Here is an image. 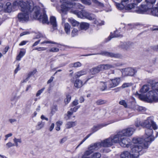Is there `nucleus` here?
Instances as JSON below:
<instances>
[{"label": "nucleus", "instance_id": "nucleus-1", "mask_svg": "<svg viewBox=\"0 0 158 158\" xmlns=\"http://www.w3.org/2000/svg\"><path fill=\"white\" fill-rule=\"evenodd\" d=\"M142 126L143 127L147 128L145 130L144 139L134 138L133 139L132 141L134 143L141 145L142 149H143L147 148L149 144L154 140V138L152 135L153 130L151 128L152 127L155 130L157 128V127L156 123L150 118L145 120Z\"/></svg>", "mask_w": 158, "mask_h": 158}, {"label": "nucleus", "instance_id": "nucleus-30", "mask_svg": "<svg viewBox=\"0 0 158 158\" xmlns=\"http://www.w3.org/2000/svg\"><path fill=\"white\" fill-rule=\"evenodd\" d=\"M149 89V88L148 85H144L140 89V92L142 93H144L148 91Z\"/></svg>", "mask_w": 158, "mask_h": 158}, {"label": "nucleus", "instance_id": "nucleus-41", "mask_svg": "<svg viewBox=\"0 0 158 158\" xmlns=\"http://www.w3.org/2000/svg\"><path fill=\"white\" fill-rule=\"evenodd\" d=\"M91 134H89L87 135L81 141L80 143L76 147V149L81 144H82L87 139H88L91 135Z\"/></svg>", "mask_w": 158, "mask_h": 158}, {"label": "nucleus", "instance_id": "nucleus-8", "mask_svg": "<svg viewBox=\"0 0 158 158\" xmlns=\"http://www.w3.org/2000/svg\"><path fill=\"white\" fill-rule=\"evenodd\" d=\"M97 54H101L102 55L105 56H110V57H114L117 58H120L122 57V56L121 55L119 54H114L111 52H102L100 53H93L92 54H89L87 55H84L85 56H88L97 55Z\"/></svg>", "mask_w": 158, "mask_h": 158}, {"label": "nucleus", "instance_id": "nucleus-20", "mask_svg": "<svg viewBox=\"0 0 158 158\" xmlns=\"http://www.w3.org/2000/svg\"><path fill=\"white\" fill-rule=\"evenodd\" d=\"M4 10L6 12H11L12 6L10 2H7L6 3L5 6L4 7Z\"/></svg>", "mask_w": 158, "mask_h": 158}, {"label": "nucleus", "instance_id": "nucleus-48", "mask_svg": "<svg viewBox=\"0 0 158 158\" xmlns=\"http://www.w3.org/2000/svg\"><path fill=\"white\" fill-rule=\"evenodd\" d=\"M105 103V102L104 100L101 99L98 100L96 102V103L98 105H102Z\"/></svg>", "mask_w": 158, "mask_h": 158}, {"label": "nucleus", "instance_id": "nucleus-19", "mask_svg": "<svg viewBox=\"0 0 158 158\" xmlns=\"http://www.w3.org/2000/svg\"><path fill=\"white\" fill-rule=\"evenodd\" d=\"M102 71L100 65L93 68L90 69V72L92 74H95Z\"/></svg>", "mask_w": 158, "mask_h": 158}, {"label": "nucleus", "instance_id": "nucleus-50", "mask_svg": "<svg viewBox=\"0 0 158 158\" xmlns=\"http://www.w3.org/2000/svg\"><path fill=\"white\" fill-rule=\"evenodd\" d=\"M71 98V96L68 95L67 96L66 98L65 99V102L67 104L70 101Z\"/></svg>", "mask_w": 158, "mask_h": 158}, {"label": "nucleus", "instance_id": "nucleus-26", "mask_svg": "<svg viewBox=\"0 0 158 158\" xmlns=\"http://www.w3.org/2000/svg\"><path fill=\"white\" fill-rule=\"evenodd\" d=\"M70 26L68 23H66L65 24L64 26V30L67 34H69L70 33Z\"/></svg>", "mask_w": 158, "mask_h": 158}, {"label": "nucleus", "instance_id": "nucleus-14", "mask_svg": "<svg viewBox=\"0 0 158 158\" xmlns=\"http://www.w3.org/2000/svg\"><path fill=\"white\" fill-rule=\"evenodd\" d=\"M123 137L120 131L118 132L116 135H111L110 138H111V141L113 143H119L121 137Z\"/></svg>", "mask_w": 158, "mask_h": 158}, {"label": "nucleus", "instance_id": "nucleus-38", "mask_svg": "<svg viewBox=\"0 0 158 158\" xmlns=\"http://www.w3.org/2000/svg\"><path fill=\"white\" fill-rule=\"evenodd\" d=\"M81 65V64L80 62H77L71 64V67L77 68L80 67Z\"/></svg>", "mask_w": 158, "mask_h": 158}, {"label": "nucleus", "instance_id": "nucleus-17", "mask_svg": "<svg viewBox=\"0 0 158 158\" xmlns=\"http://www.w3.org/2000/svg\"><path fill=\"white\" fill-rule=\"evenodd\" d=\"M107 125V124L104 123H102L98 124L97 125L94 126L91 129V131L92 133L90 134H91L92 135L93 133L95 132L102 127L106 126Z\"/></svg>", "mask_w": 158, "mask_h": 158}, {"label": "nucleus", "instance_id": "nucleus-52", "mask_svg": "<svg viewBox=\"0 0 158 158\" xmlns=\"http://www.w3.org/2000/svg\"><path fill=\"white\" fill-rule=\"evenodd\" d=\"M93 152V151L91 150L86 151L84 153L85 156H88L91 154Z\"/></svg>", "mask_w": 158, "mask_h": 158}, {"label": "nucleus", "instance_id": "nucleus-9", "mask_svg": "<svg viewBox=\"0 0 158 158\" xmlns=\"http://www.w3.org/2000/svg\"><path fill=\"white\" fill-rule=\"evenodd\" d=\"M135 130V129L134 128L129 127L123 129L121 131H120V132L123 137L124 136H130L133 134Z\"/></svg>", "mask_w": 158, "mask_h": 158}, {"label": "nucleus", "instance_id": "nucleus-51", "mask_svg": "<svg viewBox=\"0 0 158 158\" xmlns=\"http://www.w3.org/2000/svg\"><path fill=\"white\" fill-rule=\"evenodd\" d=\"M36 72V70L35 69L33 70V71L29 73L28 74V76L30 77L31 76H32L34 75L35 73Z\"/></svg>", "mask_w": 158, "mask_h": 158}, {"label": "nucleus", "instance_id": "nucleus-44", "mask_svg": "<svg viewBox=\"0 0 158 158\" xmlns=\"http://www.w3.org/2000/svg\"><path fill=\"white\" fill-rule=\"evenodd\" d=\"M120 36L119 35H116L115 36H112V35L111 34L108 37V38L106 39L105 40V41L106 42H107L108 41L110 40L111 39L114 37H118Z\"/></svg>", "mask_w": 158, "mask_h": 158}, {"label": "nucleus", "instance_id": "nucleus-13", "mask_svg": "<svg viewBox=\"0 0 158 158\" xmlns=\"http://www.w3.org/2000/svg\"><path fill=\"white\" fill-rule=\"evenodd\" d=\"M120 81V78L119 77H116L114 79L109 81V88L114 87L117 86L119 83Z\"/></svg>", "mask_w": 158, "mask_h": 158}, {"label": "nucleus", "instance_id": "nucleus-55", "mask_svg": "<svg viewBox=\"0 0 158 158\" xmlns=\"http://www.w3.org/2000/svg\"><path fill=\"white\" fill-rule=\"evenodd\" d=\"M14 146H15L14 144H13L10 142H9L6 144V146L8 147V148H9Z\"/></svg>", "mask_w": 158, "mask_h": 158}, {"label": "nucleus", "instance_id": "nucleus-46", "mask_svg": "<svg viewBox=\"0 0 158 158\" xmlns=\"http://www.w3.org/2000/svg\"><path fill=\"white\" fill-rule=\"evenodd\" d=\"M80 107V106H77L74 107L73 108H71L70 109V110L72 112H73V113L74 112H76L77 110Z\"/></svg>", "mask_w": 158, "mask_h": 158}, {"label": "nucleus", "instance_id": "nucleus-34", "mask_svg": "<svg viewBox=\"0 0 158 158\" xmlns=\"http://www.w3.org/2000/svg\"><path fill=\"white\" fill-rule=\"evenodd\" d=\"M19 98V96H17L16 93H13L11 98V101H16Z\"/></svg>", "mask_w": 158, "mask_h": 158}, {"label": "nucleus", "instance_id": "nucleus-6", "mask_svg": "<svg viewBox=\"0 0 158 158\" xmlns=\"http://www.w3.org/2000/svg\"><path fill=\"white\" fill-rule=\"evenodd\" d=\"M145 1L146 3V4L141 5L140 7L135 10V11L137 13H143L147 11L148 9L152 8L156 2V0H145Z\"/></svg>", "mask_w": 158, "mask_h": 158}, {"label": "nucleus", "instance_id": "nucleus-18", "mask_svg": "<svg viewBox=\"0 0 158 158\" xmlns=\"http://www.w3.org/2000/svg\"><path fill=\"white\" fill-rule=\"evenodd\" d=\"M102 146L100 143H97L92 144L89 147V150H91L92 151L97 150L99 148Z\"/></svg>", "mask_w": 158, "mask_h": 158}, {"label": "nucleus", "instance_id": "nucleus-2", "mask_svg": "<svg viewBox=\"0 0 158 158\" xmlns=\"http://www.w3.org/2000/svg\"><path fill=\"white\" fill-rule=\"evenodd\" d=\"M74 14L76 15L78 18H86L89 20H94V23L97 26H101L104 24V22L99 19H95V16L91 14H89L85 10H82L81 11L78 10H73L72 11Z\"/></svg>", "mask_w": 158, "mask_h": 158}, {"label": "nucleus", "instance_id": "nucleus-54", "mask_svg": "<svg viewBox=\"0 0 158 158\" xmlns=\"http://www.w3.org/2000/svg\"><path fill=\"white\" fill-rule=\"evenodd\" d=\"M33 98H31L27 102V104L28 105L31 106L33 103Z\"/></svg>", "mask_w": 158, "mask_h": 158}, {"label": "nucleus", "instance_id": "nucleus-45", "mask_svg": "<svg viewBox=\"0 0 158 158\" xmlns=\"http://www.w3.org/2000/svg\"><path fill=\"white\" fill-rule=\"evenodd\" d=\"M119 104L122 105H123L125 108L127 107V105L126 102L124 100H122L119 101Z\"/></svg>", "mask_w": 158, "mask_h": 158}, {"label": "nucleus", "instance_id": "nucleus-58", "mask_svg": "<svg viewBox=\"0 0 158 158\" xmlns=\"http://www.w3.org/2000/svg\"><path fill=\"white\" fill-rule=\"evenodd\" d=\"M28 42L27 41H23L19 44V46H22L26 44Z\"/></svg>", "mask_w": 158, "mask_h": 158}, {"label": "nucleus", "instance_id": "nucleus-27", "mask_svg": "<svg viewBox=\"0 0 158 158\" xmlns=\"http://www.w3.org/2000/svg\"><path fill=\"white\" fill-rule=\"evenodd\" d=\"M86 74V71L84 70H81L76 73L75 74V77L76 78L80 77L81 76L85 74Z\"/></svg>", "mask_w": 158, "mask_h": 158}, {"label": "nucleus", "instance_id": "nucleus-32", "mask_svg": "<svg viewBox=\"0 0 158 158\" xmlns=\"http://www.w3.org/2000/svg\"><path fill=\"white\" fill-rule=\"evenodd\" d=\"M45 122L42 121L39 122L38 123V125L36 126V130H39L43 128Z\"/></svg>", "mask_w": 158, "mask_h": 158}, {"label": "nucleus", "instance_id": "nucleus-7", "mask_svg": "<svg viewBox=\"0 0 158 158\" xmlns=\"http://www.w3.org/2000/svg\"><path fill=\"white\" fill-rule=\"evenodd\" d=\"M130 139L127 138H123L121 137V140L119 142V144L121 146L123 147H126L128 148L130 147V148H131L133 147L134 146L136 145H132L130 142Z\"/></svg>", "mask_w": 158, "mask_h": 158}, {"label": "nucleus", "instance_id": "nucleus-60", "mask_svg": "<svg viewBox=\"0 0 158 158\" xmlns=\"http://www.w3.org/2000/svg\"><path fill=\"white\" fill-rule=\"evenodd\" d=\"M20 70V68H19V64H18L17 66V68L15 69V70L14 73H15L16 74V73L18 71Z\"/></svg>", "mask_w": 158, "mask_h": 158}, {"label": "nucleus", "instance_id": "nucleus-62", "mask_svg": "<svg viewBox=\"0 0 158 158\" xmlns=\"http://www.w3.org/2000/svg\"><path fill=\"white\" fill-rule=\"evenodd\" d=\"M53 77H51L50 78V79L48 81H47V83L49 84L50 83H51L52 81H53Z\"/></svg>", "mask_w": 158, "mask_h": 158}, {"label": "nucleus", "instance_id": "nucleus-64", "mask_svg": "<svg viewBox=\"0 0 158 158\" xmlns=\"http://www.w3.org/2000/svg\"><path fill=\"white\" fill-rule=\"evenodd\" d=\"M156 88H155V89L156 91L158 92V82H156L155 84V86Z\"/></svg>", "mask_w": 158, "mask_h": 158}, {"label": "nucleus", "instance_id": "nucleus-57", "mask_svg": "<svg viewBox=\"0 0 158 158\" xmlns=\"http://www.w3.org/2000/svg\"><path fill=\"white\" fill-rule=\"evenodd\" d=\"M67 140V138L66 137H64L62 139H61L60 141V143L61 144L63 143H64Z\"/></svg>", "mask_w": 158, "mask_h": 158}, {"label": "nucleus", "instance_id": "nucleus-40", "mask_svg": "<svg viewBox=\"0 0 158 158\" xmlns=\"http://www.w3.org/2000/svg\"><path fill=\"white\" fill-rule=\"evenodd\" d=\"M116 6L117 9L119 10H122L125 8L124 5L122 3H116Z\"/></svg>", "mask_w": 158, "mask_h": 158}, {"label": "nucleus", "instance_id": "nucleus-29", "mask_svg": "<svg viewBox=\"0 0 158 158\" xmlns=\"http://www.w3.org/2000/svg\"><path fill=\"white\" fill-rule=\"evenodd\" d=\"M69 21L73 26H78L79 24L78 22L72 18L69 19Z\"/></svg>", "mask_w": 158, "mask_h": 158}, {"label": "nucleus", "instance_id": "nucleus-49", "mask_svg": "<svg viewBox=\"0 0 158 158\" xmlns=\"http://www.w3.org/2000/svg\"><path fill=\"white\" fill-rule=\"evenodd\" d=\"M78 32V30L76 29H74L72 31L71 35L72 37H74L76 35Z\"/></svg>", "mask_w": 158, "mask_h": 158}, {"label": "nucleus", "instance_id": "nucleus-5", "mask_svg": "<svg viewBox=\"0 0 158 158\" xmlns=\"http://www.w3.org/2000/svg\"><path fill=\"white\" fill-rule=\"evenodd\" d=\"M139 97L140 99L148 102L158 101L157 94L155 90H154L149 91L147 94L146 96H144L141 94H139Z\"/></svg>", "mask_w": 158, "mask_h": 158}, {"label": "nucleus", "instance_id": "nucleus-37", "mask_svg": "<svg viewBox=\"0 0 158 158\" xmlns=\"http://www.w3.org/2000/svg\"><path fill=\"white\" fill-rule=\"evenodd\" d=\"M101 156V154L99 152H95L91 156V158H100Z\"/></svg>", "mask_w": 158, "mask_h": 158}, {"label": "nucleus", "instance_id": "nucleus-39", "mask_svg": "<svg viewBox=\"0 0 158 158\" xmlns=\"http://www.w3.org/2000/svg\"><path fill=\"white\" fill-rule=\"evenodd\" d=\"M73 112L71 111H68L67 112V114H65L66 115V117L65 118H66V119H71V116L73 114Z\"/></svg>", "mask_w": 158, "mask_h": 158}, {"label": "nucleus", "instance_id": "nucleus-35", "mask_svg": "<svg viewBox=\"0 0 158 158\" xmlns=\"http://www.w3.org/2000/svg\"><path fill=\"white\" fill-rule=\"evenodd\" d=\"M63 124V122L61 121H57L56 123V129L57 131H59L60 130V126Z\"/></svg>", "mask_w": 158, "mask_h": 158}, {"label": "nucleus", "instance_id": "nucleus-59", "mask_svg": "<svg viewBox=\"0 0 158 158\" xmlns=\"http://www.w3.org/2000/svg\"><path fill=\"white\" fill-rule=\"evenodd\" d=\"M30 34V32L28 31H24L22 33H21L20 35V36H22L24 35L27 34Z\"/></svg>", "mask_w": 158, "mask_h": 158}, {"label": "nucleus", "instance_id": "nucleus-53", "mask_svg": "<svg viewBox=\"0 0 158 158\" xmlns=\"http://www.w3.org/2000/svg\"><path fill=\"white\" fill-rule=\"evenodd\" d=\"M44 88H43L41 89L38 90L37 91V93H36V97L39 96L41 94V93H42L43 92L44 90Z\"/></svg>", "mask_w": 158, "mask_h": 158}, {"label": "nucleus", "instance_id": "nucleus-61", "mask_svg": "<svg viewBox=\"0 0 158 158\" xmlns=\"http://www.w3.org/2000/svg\"><path fill=\"white\" fill-rule=\"evenodd\" d=\"M54 124L53 123H52L51 125V126H50V128H49V130L50 131H51L54 128Z\"/></svg>", "mask_w": 158, "mask_h": 158}, {"label": "nucleus", "instance_id": "nucleus-43", "mask_svg": "<svg viewBox=\"0 0 158 158\" xmlns=\"http://www.w3.org/2000/svg\"><path fill=\"white\" fill-rule=\"evenodd\" d=\"M13 141L15 143V145L17 147L18 146V143H21L22 142L21 140L20 139H17L16 138H15L13 139Z\"/></svg>", "mask_w": 158, "mask_h": 158}, {"label": "nucleus", "instance_id": "nucleus-12", "mask_svg": "<svg viewBox=\"0 0 158 158\" xmlns=\"http://www.w3.org/2000/svg\"><path fill=\"white\" fill-rule=\"evenodd\" d=\"M91 0H81V2L83 4L89 5L91 4ZM93 2L96 5L101 7H103L104 6V4L102 3L99 2L98 0H92Z\"/></svg>", "mask_w": 158, "mask_h": 158}, {"label": "nucleus", "instance_id": "nucleus-24", "mask_svg": "<svg viewBox=\"0 0 158 158\" xmlns=\"http://www.w3.org/2000/svg\"><path fill=\"white\" fill-rule=\"evenodd\" d=\"M74 85L75 87L79 88L82 86V82L81 80L77 79L74 82Z\"/></svg>", "mask_w": 158, "mask_h": 158}, {"label": "nucleus", "instance_id": "nucleus-4", "mask_svg": "<svg viewBox=\"0 0 158 158\" xmlns=\"http://www.w3.org/2000/svg\"><path fill=\"white\" fill-rule=\"evenodd\" d=\"M60 2L62 4L61 5V11L63 13L65 14L66 11L69 8H76L82 9L83 6L81 5L78 3L71 2L68 0H60Z\"/></svg>", "mask_w": 158, "mask_h": 158}, {"label": "nucleus", "instance_id": "nucleus-22", "mask_svg": "<svg viewBox=\"0 0 158 158\" xmlns=\"http://www.w3.org/2000/svg\"><path fill=\"white\" fill-rule=\"evenodd\" d=\"M100 89L102 91L105 90L107 87V85L109 88V81L106 82H101L100 83Z\"/></svg>", "mask_w": 158, "mask_h": 158}, {"label": "nucleus", "instance_id": "nucleus-10", "mask_svg": "<svg viewBox=\"0 0 158 158\" xmlns=\"http://www.w3.org/2000/svg\"><path fill=\"white\" fill-rule=\"evenodd\" d=\"M136 71L134 69L131 68H128L123 69L122 73L123 75L126 76H133Z\"/></svg>", "mask_w": 158, "mask_h": 158}, {"label": "nucleus", "instance_id": "nucleus-28", "mask_svg": "<svg viewBox=\"0 0 158 158\" xmlns=\"http://www.w3.org/2000/svg\"><path fill=\"white\" fill-rule=\"evenodd\" d=\"M151 13L154 16L158 17V7L152 8L151 10Z\"/></svg>", "mask_w": 158, "mask_h": 158}, {"label": "nucleus", "instance_id": "nucleus-16", "mask_svg": "<svg viewBox=\"0 0 158 158\" xmlns=\"http://www.w3.org/2000/svg\"><path fill=\"white\" fill-rule=\"evenodd\" d=\"M50 23L52 26L53 30L52 31H53L54 30H56L57 29V24L56 21V18L53 16H52L50 17Z\"/></svg>", "mask_w": 158, "mask_h": 158}, {"label": "nucleus", "instance_id": "nucleus-31", "mask_svg": "<svg viewBox=\"0 0 158 158\" xmlns=\"http://www.w3.org/2000/svg\"><path fill=\"white\" fill-rule=\"evenodd\" d=\"M136 5V4L134 3L129 4L125 7V9L126 10H129L134 8L135 7V6Z\"/></svg>", "mask_w": 158, "mask_h": 158}, {"label": "nucleus", "instance_id": "nucleus-15", "mask_svg": "<svg viewBox=\"0 0 158 158\" xmlns=\"http://www.w3.org/2000/svg\"><path fill=\"white\" fill-rule=\"evenodd\" d=\"M101 143L102 146L104 147H110L113 144L112 141H111V138H110V137L102 141Z\"/></svg>", "mask_w": 158, "mask_h": 158}, {"label": "nucleus", "instance_id": "nucleus-47", "mask_svg": "<svg viewBox=\"0 0 158 158\" xmlns=\"http://www.w3.org/2000/svg\"><path fill=\"white\" fill-rule=\"evenodd\" d=\"M132 85L130 83H125L123 84L121 87L123 88L129 87Z\"/></svg>", "mask_w": 158, "mask_h": 158}, {"label": "nucleus", "instance_id": "nucleus-36", "mask_svg": "<svg viewBox=\"0 0 158 158\" xmlns=\"http://www.w3.org/2000/svg\"><path fill=\"white\" fill-rule=\"evenodd\" d=\"M129 108H131L135 109L137 110L138 111H142L143 110H144V108L142 106H136L134 108L133 106L129 107Z\"/></svg>", "mask_w": 158, "mask_h": 158}, {"label": "nucleus", "instance_id": "nucleus-25", "mask_svg": "<svg viewBox=\"0 0 158 158\" xmlns=\"http://www.w3.org/2000/svg\"><path fill=\"white\" fill-rule=\"evenodd\" d=\"M89 24L87 23L82 22L80 24V27L82 30H86L89 28Z\"/></svg>", "mask_w": 158, "mask_h": 158}, {"label": "nucleus", "instance_id": "nucleus-63", "mask_svg": "<svg viewBox=\"0 0 158 158\" xmlns=\"http://www.w3.org/2000/svg\"><path fill=\"white\" fill-rule=\"evenodd\" d=\"M9 121L11 123H13L14 122L16 121V120L15 119H10L9 120Z\"/></svg>", "mask_w": 158, "mask_h": 158}, {"label": "nucleus", "instance_id": "nucleus-11", "mask_svg": "<svg viewBox=\"0 0 158 158\" xmlns=\"http://www.w3.org/2000/svg\"><path fill=\"white\" fill-rule=\"evenodd\" d=\"M51 43L52 44H55L56 45V46L57 47L54 48V49H59L58 48H61L63 49H71V48H74L73 47H70L68 46L64 45H62L61 44H57L54 42L52 41H44V42H42L41 43V44H43L44 43Z\"/></svg>", "mask_w": 158, "mask_h": 158}, {"label": "nucleus", "instance_id": "nucleus-33", "mask_svg": "<svg viewBox=\"0 0 158 158\" xmlns=\"http://www.w3.org/2000/svg\"><path fill=\"white\" fill-rule=\"evenodd\" d=\"M25 51H20L19 54L16 57V60H20L21 58L24 55Z\"/></svg>", "mask_w": 158, "mask_h": 158}, {"label": "nucleus", "instance_id": "nucleus-23", "mask_svg": "<svg viewBox=\"0 0 158 158\" xmlns=\"http://www.w3.org/2000/svg\"><path fill=\"white\" fill-rule=\"evenodd\" d=\"M100 65L102 71L104 70H108L111 68H114V66L110 64H100Z\"/></svg>", "mask_w": 158, "mask_h": 158}, {"label": "nucleus", "instance_id": "nucleus-21", "mask_svg": "<svg viewBox=\"0 0 158 158\" xmlns=\"http://www.w3.org/2000/svg\"><path fill=\"white\" fill-rule=\"evenodd\" d=\"M77 124V121H69L67 122L65 125L66 128L69 129L71 127L75 126Z\"/></svg>", "mask_w": 158, "mask_h": 158}, {"label": "nucleus", "instance_id": "nucleus-3", "mask_svg": "<svg viewBox=\"0 0 158 158\" xmlns=\"http://www.w3.org/2000/svg\"><path fill=\"white\" fill-rule=\"evenodd\" d=\"M131 148V154L128 151H124L120 155L121 158H138L143 153L141 151L143 149L140 144H137Z\"/></svg>", "mask_w": 158, "mask_h": 158}, {"label": "nucleus", "instance_id": "nucleus-42", "mask_svg": "<svg viewBox=\"0 0 158 158\" xmlns=\"http://www.w3.org/2000/svg\"><path fill=\"white\" fill-rule=\"evenodd\" d=\"M91 134H89L87 135L81 141L80 143L76 147V149L81 144H82L87 139H88L91 135Z\"/></svg>", "mask_w": 158, "mask_h": 158}, {"label": "nucleus", "instance_id": "nucleus-56", "mask_svg": "<svg viewBox=\"0 0 158 158\" xmlns=\"http://www.w3.org/2000/svg\"><path fill=\"white\" fill-rule=\"evenodd\" d=\"M78 101L77 100H75L72 102V106H76L78 104Z\"/></svg>", "mask_w": 158, "mask_h": 158}]
</instances>
